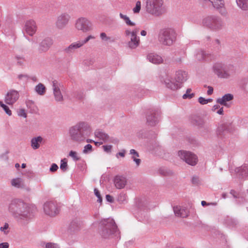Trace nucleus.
<instances>
[{"mask_svg":"<svg viewBox=\"0 0 248 248\" xmlns=\"http://www.w3.org/2000/svg\"><path fill=\"white\" fill-rule=\"evenodd\" d=\"M8 209L14 218L21 225L27 224L33 217L28 204L20 199L11 200Z\"/></svg>","mask_w":248,"mask_h":248,"instance_id":"f257e3e1","label":"nucleus"},{"mask_svg":"<svg viewBox=\"0 0 248 248\" xmlns=\"http://www.w3.org/2000/svg\"><path fill=\"white\" fill-rule=\"evenodd\" d=\"M89 125L86 122H80L70 127L68 133L71 140L80 142L84 140L90 134Z\"/></svg>","mask_w":248,"mask_h":248,"instance_id":"f03ea898","label":"nucleus"},{"mask_svg":"<svg viewBox=\"0 0 248 248\" xmlns=\"http://www.w3.org/2000/svg\"><path fill=\"white\" fill-rule=\"evenodd\" d=\"M100 225L102 227L101 235L104 238H120L117 226L113 219L108 218L101 220Z\"/></svg>","mask_w":248,"mask_h":248,"instance_id":"7ed1b4c3","label":"nucleus"},{"mask_svg":"<svg viewBox=\"0 0 248 248\" xmlns=\"http://www.w3.org/2000/svg\"><path fill=\"white\" fill-rule=\"evenodd\" d=\"M145 10L147 14L159 17L167 12V7L164 0H146Z\"/></svg>","mask_w":248,"mask_h":248,"instance_id":"20e7f679","label":"nucleus"},{"mask_svg":"<svg viewBox=\"0 0 248 248\" xmlns=\"http://www.w3.org/2000/svg\"><path fill=\"white\" fill-rule=\"evenodd\" d=\"M177 33L173 28H168L161 30L158 33L159 42L166 46H171L176 41Z\"/></svg>","mask_w":248,"mask_h":248,"instance_id":"39448f33","label":"nucleus"},{"mask_svg":"<svg viewBox=\"0 0 248 248\" xmlns=\"http://www.w3.org/2000/svg\"><path fill=\"white\" fill-rule=\"evenodd\" d=\"M147 202L142 199H137L136 205L137 209L133 211L134 214L137 219L140 221L144 223L148 220V213L146 206Z\"/></svg>","mask_w":248,"mask_h":248,"instance_id":"423d86ee","label":"nucleus"},{"mask_svg":"<svg viewBox=\"0 0 248 248\" xmlns=\"http://www.w3.org/2000/svg\"><path fill=\"white\" fill-rule=\"evenodd\" d=\"M202 24L213 31L221 30L225 27L223 20L220 17L215 16H209L204 18Z\"/></svg>","mask_w":248,"mask_h":248,"instance_id":"0eeeda50","label":"nucleus"},{"mask_svg":"<svg viewBox=\"0 0 248 248\" xmlns=\"http://www.w3.org/2000/svg\"><path fill=\"white\" fill-rule=\"evenodd\" d=\"M232 67L231 65H227L221 62H216L213 65L212 69L218 78H228L232 73L231 70Z\"/></svg>","mask_w":248,"mask_h":248,"instance_id":"6e6552de","label":"nucleus"},{"mask_svg":"<svg viewBox=\"0 0 248 248\" xmlns=\"http://www.w3.org/2000/svg\"><path fill=\"white\" fill-rule=\"evenodd\" d=\"M75 29L83 33L92 31L93 29V24L92 21L86 17L81 16L77 18L74 24Z\"/></svg>","mask_w":248,"mask_h":248,"instance_id":"1a4fd4ad","label":"nucleus"},{"mask_svg":"<svg viewBox=\"0 0 248 248\" xmlns=\"http://www.w3.org/2000/svg\"><path fill=\"white\" fill-rule=\"evenodd\" d=\"M95 36L92 35H89L83 39L78 40L71 43L67 47H66L63 51L67 54L74 53L77 49L82 47L85 44L88 43L91 39H94Z\"/></svg>","mask_w":248,"mask_h":248,"instance_id":"9d476101","label":"nucleus"},{"mask_svg":"<svg viewBox=\"0 0 248 248\" xmlns=\"http://www.w3.org/2000/svg\"><path fill=\"white\" fill-rule=\"evenodd\" d=\"M161 120V112L158 109H151L147 112L146 122L149 125L154 126Z\"/></svg>","mask_w":248,"mask_h":248,"instance_id":"9b49d317","label":"nucleus"},{"mask_svg":"<svg viewBox=\"0 0 248 248\" xmlns=\"http://www.w3.org/2000/svg\"><path fill=\"white\" fill-rule=\"evenodd\" d=\"M179 156L187 164L191 166H195L198 162L197 156L190 152L180 151L178 153Z\"/></svg>","mask_w":248,"mask_h":248,"instance_id":"f8f14e48","label":"nucleus"},{"mask_svg":"<svg viewBox=\"0 0 248 248\" xmlns=\"http://www.w3.org/2000/svg\"><path fill=\"white\" fill-rule=\"evenodd\" d=\"M44 211L46 215L54 217L59 214L60 208L56 202L49 201L44 203Z\"/></svg>","mask_w":248,"mask_h":248,"instance_id":"ddd939ff","label":"nucleus"},{"mask_svg":"<svg viewBox=\"0 0 248 248\" xmlns=\"http://www.w3.org/2000/svg\"><path fill=\"white\" fill-rule=\"evenodd\" d=\"M71 16L67 12H63L58 15L56 18L55 26L59 30H62L68 24Z\"/></svg>","mask_w":248,"mask_h":248,"instance_id":"4468645a","label":"nucleus"},{"mask_svg":"<svg viewBox=\"0 0 248 248\" xmlns=\"http://www.w3.org/2000/svg\"><path fill=\"white\" fill-rule=\"evenodd\" d=\"M161 81L165 85V87L172 91H175L181 88V85L177 82L172 81L170 77L166 75L165 77H162Z\"/></svg>","mask_w":248,"mask_h":248,"instance_id":"2eb2a0df","label":"nucleus"},{"mask_svg":"<svg viewBox=\"0 0 248 248\" xmlns=\"http://www.w3.org/2000/svg\"><path fill=\"white\" fill-rule=\"evenodd\" d=\"M94 135L96 138L101 140L103 142H111L115 143L117 140L113 137H110L107 134L100 129H97L94 132Z\"/></svg>","mask_w":248,"mask_h":248,"instance_id":"dca6fc26","label":"nucleus"},{"mask_svg":"<svg viewBox=\"0 0 248 248\" xmlns=\"http://www.w3.org/2000/svg\"><path fill=\"white\" fill-rule=\"evenodd\" d=\"M19 93L15 90H10L5 97V102L9 105L14 104L19 98Z\"/></svg>","mask_w":248,"mask_h":248,"instance_id":"f3484780","label":"nucleus"},{"mask_svg":"<svg viewBox=\"0 0 248 248\" xmlns=\"http://www.w3.org/2000/svg\"><path fill=\"white\" fill-rule=\"evenodd\" d=\"M37 26L34 20L30 19L25 22L24 31L29 35L32 36L36 32Z\"/></svg>","mask_w":248,"mask_h":248,"instance_id":"a211bd4d","label":"nucleus"},{"mask_svg":"<svg viewBox=\"0 0 248 248\" xmlns=\"http://www.w3.org/2000/svg\"><path fill=\"white\" fill-rule=\"evenodd\" d=\"M52 90L55 99L57 102L63 101V96L60 91V83L56 80L52 81Z\"/></svg>","mask_w":248,"mask_h":248,"instance_id":"6ab92c4d","label":"nucleus"},{"mask_svg":"<svg viewBox=\"0 0 248 248\" xmlns=\"http://www.w3.org/2000/svg\"><path fill=\"white\" fill-rule=\"evenodd\" d=\"M53 44V40L51 37H46L39 44L38 51L40 53L47 51Z\"/></svg>","mask_w":248,"mask_h":248,"instance_id":"aec40b11","label":"nucleus"},{"mask_svg":"<svg viewBox=\"0 0 248 248\" xmlns=\"http://www.w3.org/2000/svg\"><path fill=\"white\" fill-rule=\"evenodd\" d=\"M174 78L176 82L181 85L188 79V73L186 71L178 70L176 71Z\"/></svg>","mask_w":248,"mask_h":248,"instance_id":"412c9836","label":"nucleus"},{"mask_svg":"<svg viewBox=\"0 0 248 248\" xmlns=\"http://www.w3.org/2000/svg\"><path fill=\"white\" fill-rule=\"evenodd\" d=\"M173 210L175 216L181 217H186L189 215V211L184 207L176 205L173 207Z\"/></svg>","mask_w":248,"mask_h":248,"instance_id":"4be33fe9","label":"nucleus"},{"mask_svg":"<svg viewBox=\"0 0 248 248\" xmlns=\"http://www.w3.org/2000/svg\"><path fill=\"white\" fill-rule=\"evenodd\" d=\"M126 38L128 39L127 46L130 49H135L140 45V37L135 35L133 32L132 35H129V38Z\"/></svg>","mask_w":248,"mask_h":248,"instance_id":"5701e85b","label":"nucleus"},{"mask_svg":"<svg viewBox=\"0 0 248 248\" xmlns=\"http://www.w3.org/2000/svg\"><path fill=\"white\" fill-rule=\"evenodd\" d=\"M147 59L150 62L155 64H159L163 62L162 57L155 53H150L148 54L147 56Z\"/></svg>","mask_w":248,"mask_h":248,"instance_id":"b1692460","label":"nucleus"},{"mask_svg":"<svg viewBox=\"0 0 248 248\" xmlns=\"http://www.w3.org/2000/svg\"><path fill=\"white\" fill-rule=\"evenodd\" d=\"M114 184L117 188H123L126 184V179L122 176H116L114 179Z\"/></svg>","mask_w":248,"mask_h":248,"instance_id":"393cba45","label":"nucleus"},{"mask_svg":"<svg viewBox=\"0 0 248 248\" xmlns=\"http://www.w3.org/2000/svg\"><path fill=\"white\" fill-rule=\"evenodd\" d=\"M235 172L242 178H248V165L245 164L241 167L236 168Z\"/></svg>","mask_w":248,"mask_h":248,"instance_id":"a878e982","label":"nucleus"},{"mask_svg":"<svg viewBox=\"0 0 248 248\" xmlns=\"http://www.w3.org/2000/svg\"><path fill=\"white\" fill-rule=\"evenodd\" d=\"M233 99V95L231 93H226L222 97L218 98L216 101L221 105L226 106L227 102L232 100Z\"/></svg>","mask_w":248,"mask_h":248,"instance_id":"bb28decb","label":"nucleus"},{"mask_svg":"<svg viewBox=\"0 0 248 248\" xmlns=\"http://www.w3.org/2000/svg\"><path fill=\"white\" fill-rule=\"evenodd\" d=\"M229 134V130L226 126L222 125L218 127L217 134L218 138L223 139L225 138Z\"/></svg>","mask_w":248,"mask_h":248,"instance_id":"cd10ccee","label":"nucleus"},{"mask_svg":"<svg viewBox=\"0 0 248 248\" xmlns=\"http://www.w3.org/2000/svg\"><path fill=\"white\" fill-rule=\"evenodd\" d=\"M43 141V138L41 136L33 138L31 141V146L34 150H36L40 147V145Z\"/></svg>","mask_w":248,"mask_h":248,"instance_id":"c85d7f7f","label":"nucleus"},{"mask_svg":"<svg viewBox=\"0 0 248 248\" xmlns=\"http://www.w3.org/2000/svg\"><path fill=\"white\" fill-rule=\"evenodd\" d=\"M209 55V54L208 53L201 49L196 50L195 54V57L198 61H202L208 58Z\"/></svg>","mask_w":248,"mask_h":248,"instance_id":"c756f323","label":"nucleus"},{"mask_svg":"<svg viewBox=\"0 0 248 248\" xmlns=\"http://www.w3.org/2000/svg\"><path fill=\"white\" fill-rule=\"evenodd\" d=\"M11 185L17 188H20L24 187L23 181L21 178H16L11 180Z\"/></svg>","mask_w":248,"mask_h":248,"instance_id":"7c9ffc66","label":"nucleus"},{"mask_svg":"<svg viewBox=\"0 0 248 248\" xmlns=\"http://www.w3.org/2000/svg\"><path fill=\"white\" fill-rule=\"evenodd\" d=\"M80 227V221L78 219H75L72 221L69 228L71 232H75L79 230Z\"/></svg>","mask_w":248,"mask_h":248,"instance_id":"2f4dec72","label":"nucleus"},{"mask_svg":"<svg viewBox=\"0 0 248 248\" xmlns=\"http://www.w3.org/2000/svg\"><path fill=\"white\" fill-rule=\"evenodd\" d=\"M130 154L132 155L131 158L135 162L137 167L140 166L141 163V160L137 157H139V153L134 149H131L130 150Z\"/></svg>","mask_w":248,"mask_h":248,"instance_id":"473e14b6","label":"nucleus"},{"mask_svg":"<svg viewBox=\"0 0 248 248\" xmlns=\"http://www.w3.org/2000/svg\"><path fill=\"white\" fill-rule=\"evenodd\" d=\"M237 221L230 217H227L224 219V223L229 228H234L237 224Z\"/></svg>","mask_w":248,"mask_h":248,"instance_id":"72a5a7b5","label":"nucleus"},{"mask_svg":"<svg viewBox=\"0 0 248 248\" xmlns=\"http://www.w3.org/2000/svg\"><path fill=\"white\" fill-rule=\"evenodd\" d=\"M119 16L120 18L123 20L127 26L133 27L136 25V23L131 21L127 16L120 13Z\"/></svg>","mask_w":248,"mask_h":248,"instance_id":"f704fd0d","label":"nucleus"},{"mask_svg":"<svg viewBox=\"0 0 248 248\" xmlns=\"http://www.w3.org/2000/svg\"><path fill=\"white\" fill-rule=\"evenodd\" d=\"M26 104L28 108L30 110L31 112L34 113L37 111V107L34 101L31 100H27Z\"/></svg>","mask_w":248,"mask_h":248,"instance_id":"c9c22d12","label":"nucleus"},{"mask_svg":"<svg viewBox=\"0 0 248 248\" xmlns=\"http://www.w3.org/2000/svg\"><path fill=\"white\" fill-rule=\"evenodd\" d=\"M237 6L243 10H248V0H236Z\"/></svg>","mask_w":248,"mask_h":248,"instance_id":"e433bc0d","label":"nucleus"},{"mask_svg":"<svg viewBox=\"0 0 248 248\" xmlns=\"http://www.w3.org/2000/svg\"><path fill=\"white\" fill-rule=\"evenodd\" d=\"M100 38L102 41L105 42L113 43L115 41L114 38L107 36V34L104 32L100 33Z\"/></svg>","mask_w":248,"mask_h":248,"instance_id":"4c0bfd02","label":"nucleus"},{"mask_svg":"<svg viewBox=\"0 0 248 248\" xmlns=\"http://www.w3.org/2000/svg\"><path fill=\"white\" fill-rule=\"evenodd\" d=\"M46 88L45 86L42 83H39L35 87V92L39 95H43L46 92Z\"/></svg>","mask_w":248,"mask_h":248,"instance_id":"58836bf2","label":"nucleus"},{"mask_svg":"<svg viewBox=\"0 0 248 248\" xmlns=\"http://www.w3.org/2000/svg\"><path fill=\"white\" fill-rule=\"evenodd\" d=\"M191 123L194 125L201 127L203 125V122L201 118L194 116L191 119Z\"/></svg>","mask_w":248,"mask_h":248,"instance_id":"ea45409f","label":"nucleus"},{"mask_svg":"<svg viewBox=\"0 0 248 248\" xmlns=\"http://www.w3.org/2000/svg\"><path fill=\"white\" fill-rule=\"evenodd\" d=\"M44 248H60V245L57 243L52 242H43L41 245Z\"/></svg>","mask_w":248,"mask_h":248,"instance_id":"a19ab883","label":"nucleus"},{"mask_svg":"<svg viewBox=\"0 0 248 248\" xmlns=\"http://www.w3.org/2000/svg\"><path fill=\"white\" fill-rule=\"evenodd\" d=\"M192 90L190 88H188L186 90V92L183 95V98L184 99H190L195 96L194 93H191Z\"/></svg>","mask_w":248,"mask_h":248,"instance_id":"79ce46f5","label":"nucleus"},{"mask_svg":"<svg viewBox=\"0 0 248 248\" xmlns=\"http://www.w3.org/2000/svg\"><path fill=\"white\" fill-rule=\"evenodd\" d=\"M158 172L160 174L163 176L170 175L172 174L171 170L167 169L165 168H161L158 170Z\"/></svg>","mask_w":248,"mask_h":248,"instance_id":"37998d69","label":"nucleus"},{"mask_svg":"<svg viewBox=\"0 0 248 248\" xmlns=\"http://www.w3.org/2000/svg\"><path fill=\"white\" fill-rule=\"evenodd\" d=\"M127 196L124 192H121L118 196L117 200L121 203H124L127 202Z\"/></svg>","mask_w":248,"mask_h":248,"instance_id":"c03bdc74","label":"nucleus"},{"mask_svg":"<svg viewBox=\"0 0 248 248\" xmlns=\"http://www.w3.org/2000/svg\"><path fill=\"white\" fill-rule=\"evenodd\" d=\"M138 29H134L132 31H131L129 29H127L124 31V35L126 38H129V35H132L133 32L135 35H137V33L138 32Z\"/></svg>","mask_w":248,"mask_h":248,"instance_id":"a18cd8bd","label":"nucleus"},{"mask_svg":"<svg viewBox=\"0 0 248 248\" xmlns=\"http://www.w3.org/2000/svg\"><path fill=\"white\" fill-rule=\"evenodd\" d=\"M0 106L3 108L5 113L8 116L12 115V111L9 108L7 105L4 104L1 101H0Z\"/></svg>","mask_w":248,"mask_h":248,"instance_id":"49530a36","label":"nucleus"},{"mask_svg":"<svg viewBox=\"0 0 248 248\" xmlns=\"http://www.w3.org/2000/svg\"><path fill=\"white\" fill-rule=\"evenodd\" d=\"M230 194L232 195V196L235 199H241V200H239V202H241L243 201V197L241 196L240 194L237 193L234 190H231L230 191Z\"/></svg>","mask_w":248,"mask_h":248,"instance_id":"de8ad7c7","label":"nucleus"},{"mask_svg":"<svg viewBox=\"0 0 248 248\" xmlns=\"http://www.w3.org/2000/svg\"><path fill=\"white\" fill-rule=\"evenodd\" d=\"M60 169L63 171H65L67 169V163L66 159L61 160Z\"/></svg>","mask_w":248,"mask_h":248,"instance_id":"09e8293b","label":"nucleus"},{"mask_svg":"<svg viewBox=\"0 0 248 248\" xmlns=\"http://www.w3.org/2000/svg\"><path fill=\"white\" fill-rule=\"evenodd\" d=\"M69 155L75 161H77L80 159L77 153L74 151H71L69 152Z\"/></svg>","mask_w":248,"mask_h":248,"instance_id":"8fccbe9b","label":"nucleus"},{"mask_svg":"<svg viewBox=\"0 0 248 248\" xmlns=\"http://www.w3.org/2000/svg\"><path fill=\"white\" fill-rule=\"evenodd\" d=\"M141 9V2L137 1L135 7L133 9V12L135 14H138L140 12Z\"/></svg>","mask_w":248,"mask_h":248,"instance_id":"3c124183","label":"nucleus"},{"mask_svg":"<svg viewBox=\"0 0 248 248\" xmlns=\"http://www.w3.org/2000/svg\"><path fill=\"white\" fill-rule=\"evenodd\" d=\"M17 78L19 81L25 82L28 80L29 76L27 74H19L17 76Z\"/></svg>","mask_w":248,"mask_h":248,"instance_id":"603ef678","label":"nucleus"},{"mask_svg":"<svg viewBox=\"0 0 248 248\" xmlns=\"http://www.w3.org/2000/svg\"><path fill=\"white\" fill-rule=\"evenodd\" d=\"M92 151H93L92 146L90 144H88L84 146V149L83 150V153L84 154H87L91 153L92 152Z\"/></svg>","mask_w":248,"mask_h":248,"instance_id":"864d4df0","label":"nucleus"},{"mask_svg":"<svg viewBox=\"0 0 248 248\" xmlns=\"http://www.w3.org/2000/svg\"><path fill=\"white\" fill-rule=\"evenodd\" d=\"M191 183L194 186H198L201 183V181L198 176L195 175L193 176L191 178Z\"/></svg>","mask_w":248,"mask_h":248,"instance_id":"5fc2aeb1","label":"nucleus"},{"mask_svg":"<svg viewBox=\"0 0 248 248\" xmlns=\"http://www.w3.org/2000/svg\"><path fill=\"white\" fill-rule=\"evenodd\" d=\"M94 193L95 195L98 198L97 202L101 203L102 202V198L99 191L97 188H95L94 189Z\"/></svg>","mask_w":248,"mask_h":248,"instance_id":"6e6d98bb","label":"nucleus"},{"mask_svg":"<svg viewBox=\"0 0 248 248\" xmlns=\"http://www.w3.org/2000/svg\"><path fill=\"white\" fill-rule=\"evenodd\" d=\"M9 228V224L7 223H5L3 227H1L0 228V231L2 232H3V233L5 234H8L9 231H7V230Z\"/></svg>","mask_w":248,"mask_h":248,"instance_id":"4d7b16f0","label":"nucleus"},{"mask_svg":"<svg viewBox=\"0 0 248 248\" xmlns=\"http://www.w3.org/2000/svg\"><path fill=\"white\" fill-rule=\"evenodd\" d=\"M15 59L19 65H22L23 64L24 62V58L23 56L16 55L15 56Z\"/></svg>","mask_w":248,"mask_h":248,"instance_id":"13d9d810","label":"nucleus"},{"mask_svg":"<svg viewBox=\"0 0 248 248\" xmlns=\"http://www.w3.org/2000/svg\"><path fill=\"white\" fill-rule=\"evenodd\" d=\"M17 114L19 116L27 118V115L24 109H20L17 111Z\"/></svg>","mask_w":248,"mask_h":248,"instance_id":"bf43d9fd","label":"nucleus"},{"mask_svg":"<svg viewBox=\"0 0 248 248\" xmlns=\"http://www.w3.org/2000/svg\"><path fill=\"white\" fill-rule=\"evenodd\" d=\"M103 148V150L104 151L107 153H111V149H112V145H103L102 146Z\"/></svg>","mask_w":248,"mask_h":248,"instance_id":"052dcab7","label":"nucleus"},{"mask_svg":"<svg viewBox=\"0 0 248 248\" xmlns=\"http://www.w3.org/2000/svg\"><path fill=\"white\" fill-rule=\"evenodd\" d=\"M58 169V165L55 163H53L51 165V166L49 168V170L51 172H55Z\"/></svg>","mask_w":248,"mask_h":248,"instance_id":"680f3d73","label":"nucleus"},{"mask_svg":"<svg viewBox=\"0 0 248 248\" xmlns=\"http://www.w3.org/2000/svg\"><path fill=\"white\" fill-rule=\"evenodd\" d=\"M152 149L155 152L157 151V150H162V147H161L157 142H155L154 145L153 146Z\"/></svg>","mask_w":248,"mask_h":248,"instance_id":"e2e57ef3","label":"nucleus"},{"mask_svg":"<svg viewBox=\"0 0 248 248\" xmlns=\"http://www.w3.org/2000/svg\"><path fill=\"white\" fill-rule=\"evenodd\" d=\"M215 48L217 50H219L220 48V43L218 39H216L214 42Z\"/></svg>","mask_w":248,"mask_h":248,"instance_id":"0e129e2a","label":"nucleus"},{"mask_svg":"<svg viewBox=\"0 0 248 248\" xmlns=\"http://www.w3.org/2000/svg\"><path fill=\"white\" fill-rule=\"evenodd\" d=\"M9 152L6 151L5 153L0 155V158L3 160H7L8 159L7 154Z\"/></svg>","mask_w":248,"mask_h":248,"instance_id":"69168bd1","label":"nucleus"},{"mask_svg":"<svg viewBox=\"0 0 248 248\" xmlns=\"http://www.w3.org/2000/svg\"><path fill=\"white\" fill-rule=\"evenodd\" d=\"M198 102H199V103H200L202 105L207 104L206 99L204 98L203 97H201V96L200 97L198 98Z\"/></svg>","mask_w":248,"mask_h":248,"instance_id":"338daca9","label":"nucleus"},{"mask_svg":"<svg viewBox=\"0 0 248 248\" xmlns=\"http://www.w3.org/2000/svg\"><path fill=\"white\" fill-rule=\"evenodd\" d=\"M9 245L7 242L0 243V248H9Z\"/></svg>","mask_w":248,"mask_h":248,"instance_id":"774afa93","label":"nucleus"}]
</instances>
